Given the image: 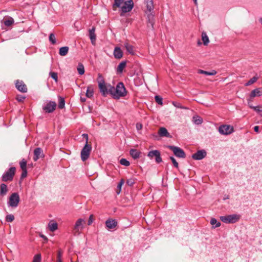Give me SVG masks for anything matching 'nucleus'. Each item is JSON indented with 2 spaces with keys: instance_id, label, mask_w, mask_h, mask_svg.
<instances>
[{
  "instance_id": "f257e3e1",
  "label": "nucleus",
  "mask_w": 262,
  "mask_h": 262,
  "mask_svg": "<svg viewBox=\"0 0 262 262\" xmlns=\"http://www.w3.org/2000/svg\"><path fill=\"white\" fill-rule=\"evenodd\" d=\"M144 4L146 8L144 12L147 15L148 23L151 25V28L154 29L155 14L153 0H144Z\"/></svg>"
},
{
  "instance_id": "f03ea898",
  "label": "nucleus",
  "mask_w": 262,
  "mask_h": 262,
  "mask_svg": "<svg viewBox=\"0 0 262 262\" xmlns=\"http://www.w3.org/2000/svg\"><path fill=\"white\" fill-rule=\"evenodd\" d=\"M110 88V95L114 99H118L126 95L127 91L124 84L122 82L118 83L116 87L112 86Z\"/></svg>"
},
{
  "instance_id": "7ed1b4c3",
  "label": "nucleus",
  "mask_w": 262,
  "mask_h": 262,
  "mask_svg": "<svg viewBox=\"0 0 262 262\" xmlns=\"http://www.w3.org/2000/svg\"><path fill=\"white\" fill-rule=\"evenodd\" d=\"M97 82L100 91L103 96L105 97L111 93L112 85L110 84H106L102 75L99 73L98 75Z\"/></svg>"
},
{
  "instance_id": "20e7f679",
  "label": "nucleus",
  "mask_w": 262,
  "mask_h": 262,
  "mask_svg": "<svg viewBox=\"0 0 262 262\" xmlns=\"http://www.w3.org/2000/svg\"><path fill=\"white\" fill-rule=\"evenodd\" d=\"M20 202V197L18 193H12L9 198L7 205L9 207L16 208Z\"/></svg>"
},
{
  "instance_id": "39448f33",
  "label": "nucleus",
  "mask_w": 262,
  "mask_h": 262,
  "mask_svg": "<svg viewBox=\"0 0 262 262\" xmlns=\"http://www.w3.org/2000/svg\"><path fill=\"white\" fill-rule=\"evenodd\" d=\"M16 168L15 167H10L7 171L5 172L2 176V181L3 182L11 181L13 180L15 174Z\"/></svg>"
},
{
  "instance_id": "423d86ee",
  "label": "nucleus",
  "mask_w": 262,
  "mask_h": 262,
  "mask_svg": "<svg viewBox=\"0 0 262 262\" xmlns=\"http://www.w3.org/2000/svg\"><path fill=\"white\" fill-rule=\"evenodd\" d=\"M240 219V215L236 214L220 216V220L226 224H233L237 222Z\"/></svg>"
},
{
  "instance_id": "0eeeda50",
  "label": "nucleus",
  "mask_w": 262,
  "mask_h": 262,
  "mask_svg": "<svg viewBox=\"0 0 262 262\" xmlns=\"http://www.w3.org/2000/svg\"><path fill=\"white\" fill-rule=\"evenodd\" d=\"M166 147L172 151L173 154L177 157L179 158H185L186 154L180 147L173 145H167Z\"/></svg>"
},
{
  "instance_id": "6e6552de",
  "label": "nucleus",
  "mask_w": 262,
  "mask_h": 262,
  "mask_svg": "<svg viewBox=\"0 0 262 262\" xmlns=\"http://www.w3.org/2000/svg\"><path fill=\"white\" fill-rule=\"evenodd\" d=\"M85 221L82 219H79L75 223L73 228V234L74 235H79L81 232L84 228Z\"/></svg>"
},
{
  "instance_id": "1a4fd4ad",
  "label": "nucleus",
  "mask_w": 262,
  "mask_h": 262,
  "mask_svg": "<svg viewBox=\"0 0 262 262\" xmlns=\"http://www.w3.org/2000/svg\"><path fill=\"white\" fill-rule=\"evenodd\" d=\"M91 150V145L88 143H85L81 151V158L82 161L84 162L88 159Z\"/></svg>"
},
{
  "instance_id": "9d476101",
  "label": "nucleus",
  "mask_w": 262,
  "mask_h": 262,
  "mask_svg": "<svg viewBox=\"0 0 262 262\" xmlns=\"http://www.w3.org/2000/svg\"><path fill=\"white\" fill-rule=\"evenodd\" d=\"M219 132L222 135H228L234 132V128L230 125H222L219 127Z\"/></svg>"
},
{
  "instance_id": "9b49d317",
  "label": "nucleus",
  "mask_w": 262,
  "mask_h": 262,
  "mask_svg": "<svg viewBox=\"0 0 262 262\" xmlns=\"http://www.w3.org/2000/svg\"><path fill=\"white\" fill-rule=\"evenodd\" d=\"M134 7V2L133 0H129L124 3V5L121 7V16L123 15V13L130 12Z\"/></svg>"
},
{
  "instance_id": "f8f14e48",
  "label": "nucleus",
  "mask_w": 262,
  "mask_h": 262,
  "mask_svg": "<svg viewBox=\"0 0 262 262\" xmlns=\"http://www.w3.org/2000/svg\"><path fill=\"white\" fill-rule=\"evenodd\" d=\"M147 156L150 159H152L155 157V161L157 163H160L162 161L160 152L158 150H153L149 151L148 152Z\"/></svg>"
},
{
  "instance_id": "ddd939ff",
  "label": "nucleus",
  "mask_w": 262,
  "mask_h": 262,
  "mask_svg": "<svg viewBox=\"0 0 262 262\" xmlns=\"http://www.w3.org/2000/svg\"><path fill=\"white\" fill-rule=\"evenodd\" d=\"M56 106L55 102L50 101L43 106L42 109L46 113H51L55 110Z\"/></svg>"
},
{
  "instance_id": "4468645a",
  "label": "nucleus",
  "mask_w": 262,
  "mask_h": 262,
  "mask_svg": "<svg viewBox=\"0 0 262 262\" xmlns=\"http://www.w3.org/2000/svg\"><path fill=\"white\" fill-rule=\"evenodd\" d=\"M15 86L19 91L22 93L27 92V86L23 81L17 80L15 82Z\"/></svg>"
},
{
  "instance_id": "2eb2a0df",
  "label": "nucleus",
  "mask_w": 262,
  "mask_h": 262,
  "mask_svg": "<svg viewBox=\"0 0 262 262\" xmlns=\"http://www.w3.org/2000/svg\"><path fill=\"white\" fill-rule=\"evenodd\" d=\"M206 156V152L205 150H200L193 154L192 158L194 160H200Z\"/></svg>"
},
{
  "instance_id": "dca6fc26",
  "label": "nucleus",
  "mask_w": 262,
  "mask_h": 262,
  "mask_svg": "<svg viewBox=\"0 0 262 262\" xmlns=\"http://www.w3.org/2000/svg\"><path fill=\"white\" fill-rule=\"evenodd\" d=\"M43 156L42 150L40 148H36L34 150L33 160L36 161L39 158Z\"/></svg>"
},
{
  "instance_id": "f3484780",
  "label": "nucleus",
  "mask_w": 262,
  "mask_h": 262,
  "mask_svg": "<svg viewBox=\"0 0 262 262\" xmlns=\"http://www.w3.org/2000/svg\"><path fill=\"white\" fill-rule=\"evenodd\" d=\"M95 28L93 27L89 30V36L92 45H95L96 43V36L95 33Z\"/></svg>"
},
{
  "instance_id": "a211bd4d",
  "label": "nucleus",
  "mask_w": 262,
  "mask_h": 262,
  "mask_svg": "<svg viewBox=\"0 0 262 262\" xmlns=\"http://www.w3.org/2000/svg\"><path fill=\"white\" fill-rule=\"evenodd\" d=\"M262 95V91L260 88H257L251 91L250 94V98H253L255 97H259Z\"/></svg>"
},
{
  "instance_id": "6ab92c4d",
  "label": "nucleus",
  "mask_w": 262,
  "mask_h": 262,
  "mask_svg": "<svg viewBox=\"0 0 262 262\" xmlns=\"http://www.w3.org/2000/svg\"><path fill=\"white\" fill-rule=\"evenodd\" d=\"M106 226L108 229H113L116 227L117 222L115 220L108 219L105 222Z\"/></svg>"
},
{
  "instance_id": "aec40b11",
  "label": "nucleus",
  "mask_w": 262,
  "mask_h": 262,
  "mask_svg": "<svg viewBox=\"0 0 262 262\" xmlns=\"http://www.w3.org/2000/svg\"><path fill=\"white\" fill-rule=\"evenodd\" d=\"M158 133L159 136L161 137H171V136L168 132L167 129L163 127L159 128Z\"/></svg>"
},
{
  "instance_id": "412c9836",
  "label": "nucleus",
  "mask_w": 262,
  "mask_h": 262,
  "mask_svg": "<svg viewBox=\"0 0 262 262\" xmlns=\"http://www.w3.org/2000/svg\"><path fill=\"white\" fill-rule=\"evenodd\" d=\"M113 54L116 59L121 58L123 55L122 52L119 47L115 48Z\"/></svg>"
},
{
  "instance_id": "4be33fe9",
  "label": "nucleus",
  "mask_w": 262,
  "mask_h": 262,
  "mask_svg": "<svg viewBox=\"0 0 262 262\" xmlns=\"http://www.w3.org/2000/svg\"><path fill=\"white\" fill-rule=\"evenodd\" d=\"M124 47L129 54L131 55L135 54L134 47L132 45H130L128 42H125L124 43Z\"/></svg>"
},
{
  "instance_id": "5701e85b",
  "label": "nucleus",
  "mask_w": 262,
  "mask_h": 262,
  "mask_svg": "<svg viewBox=\"0 0 262 262\" xmlns=\"http://www.w3.org/2000/svg\"><path fill=\"white\" fill-rule=\"evenodd\" d=\"M129 153L132 158L134 159L139 158L141 155V152L139 151L136 149H131Z\"/></svg>"
},
{
  "instance_id": "b1692460",
  "label": "nucleus",
  "mask_w": 262,
  "mask_h": 262,
  "mask_svg": "<svg viewBox=\"0 0 262 262\" xmlns=\"http://www.w3.org/2000/svg\"><path fill=\"white\" fill-rule=\"evenodd\" d=\"M48 227L51 231L54 232L58 229V224L56 222L51 221L48 224Z\"/></svg>"
},
{
  "instance_id": "393cba45",
  "label": "nucleus",
  "mask_w": 262,
  "mask_h": 262,
  "mask_svg": "<svg viewBox=\"0 0 262 262\" xmlns=\"http://www.w3.org/2000/svg\"><path fill=\"white\" fill-rule=\"evenodd\" d=\"M93 94H94V89H93V85H89L87 87V90H86V94H85L86 96L88 98H91L93 97Z\"/></svg>"
},
{
  "instance_id": "a878e982",
  "label": "nucleus",
  "mask_w": 262,
  "mask_h": 262,
  "mask_svg": "<svg viewBox=\"0 0 262 262\" xmlns=\"http://www.w3.org/2000/svg\"><path fill=\"white\" fill-rule=\"evenodd\" d=\"M8 192L7 186L6 184L2 183L0 185V195L4 196Z\"/></svg>"
},
{
  "instance_id": "bb28decb",
  "label": "nucleus",
  "mask_w": 262,
  "mask_h": 262,
  "mask_svg": "<svg viewBox=\"0 0 262 262\" xmlns=\"http://www.w3.org/2000/svg\"><path fill=\"white\" fill-rule=\"evenodd\" d=\"M248 105L249 106L253 109L255 111H256L257 113H258L260 115H262V106L258 105L256 106H254L252 105H250L249 100L248 101Z\"/></svg>"
},
{
  "instance_id": "cd10ccee",
  "label": "nucleus",
  "mask_w": 262,
  "mask_h": 262,
  "mask_svg": "<svg viewBox=\"0 0 262 262\" xmlns=\"http://www.w3.org/2000/svg\"><path fill=\"white\" fill-rule=\"evenodd\" d=\"M126 61H122L117 67V72L118 73H121L123 72L124 68L126 67Z\"/></svg>"
},
{
  "instance_id": "c85d7f7f",
  "label": "nucleus",
  "mask_w": 262,
  "mask_h": 262,
  "mask_svg": "<svg viewBox=\"0 0 262 262\" xmlns=\"http://www.w3.org/2000/svg\"><path fill=\"white\" fill-rule=\"evenodd\" d=\"M198 73L211 76L215 75L216 74V71L214 70H212L211 72H208L203 70H199Z\"/></svg>"
},
{
  "instance_id": "c756f323",
  "label": "nucleus",
  "mask_w": 262,
  "mask_h": 262,
  "mask_svg": "<svg viewBox=\"0 0 262 262\" xmlns=\"http://www.w3.org/2000/svg\"><path fill=\"white\" fill-rule=\"evenodd\" d=\"M69 51V47H62L59 49V53L60 55L64 56H66Z\"/></svg>"
},
{
  "instance_id": "7c9ffc66",
  "label": "nucleus",
  "mask_w": 262,
  "mask_h": 262,
  "mask_svg": "<svg viewBox=\"0 0 262 262\" xmlns=\"http://www.w3.org/2000/svg\"><path fill=\"white\" fill-rule=\"evenodd\" d=\"M202 40L203 42V44L205 46L207 45L209 42V38L207 35L206 33L205 32H203L202 33Z\"/></svg>"
},
{
  "instance_id": "2f4dec72",
  "label": "nucleus",
  "mask_w": 262,
  "mask_h": 262,
  "mask_svg": "<svg viewBox=\"0 0 262 262\" xmlns=\"http://www.w3.org/2000/svg\"><path fill=\"white\" fill-rule=\"evenodd\" d=\"M14 23V19L12 17H9L8 19L3 20V24L7 26H10Z\"/></svg>"
},
{
  "instance_id": "473e14b6",
  "label": "nucleus",
  "mask_w": 262,
  "mask_h": 262,
  "mask_svg": "<svg viewBox=\"0 0 262 262\" xmlns=\"http://www.w3.org/2000/svg\"><path fill=\"white\" fill-rule=\"evenodd\" d=\"M65 105V101L63 98L59 97L58 107L60 109L64 108Z\"/></svg>"
},
{
  "instance_id": "72a5a7b5",
  "label": "nucleus",
  "mask_w": 262,
  "mask_h": 262,
  "mask_svg": "<svg viewBox=\"0 0 262 262\" xmlns=\"http://www.w3.org/2000/svg\"><path fill=\"white\" fill-rule=\"evenodd\" d=\"M77 71L80 75H82L84 73V68L82 64H78L77 67Z\"/></svg>"
},
{
  "instance_id": "f704fd0d",
  "label": "nucleus",
  "mask_w": 262,
  "mask_h": 262,
  "mask_svg": "<svg viewBox=\"0 0 262 262\" xmlns=\"http://www.w3.org/2000/svg\"><path fill=\"white\" fill-rule=\"evenodd\" d=\"M210 224L212 225H214V228L219 227L221 226V223L219 222H217V220L214 218H212L210 220Z\"/></svg>"
},
{
  "instance_id": "c9c22d12",
  "label": "nucleus",
  "mask_w": 262,
  "mask_h": 262,
  "mask_svg": "<svg viewBox=\"0 0 262 262\" xmlns=\"http://www.w3.org/2000/svg\"><path fill=\"white\" fill-rule=\"evenodd\" d=\"M125 0H114V4H113V7H120L121 5L123 4Z\"/></svg>"
},
{
  "instance_id": "e433bc0d",
  "label": "nucleus",
  "mask_w": 262,
  "mask_h": 262,
  "mask_svg": "<svg viewBox=\"0 0 262 262\" xmlns=\"http://www.w3.org/2000/svg\"><path fill=\"white\" fill-rule=\"evenodd\" d=\"M258 79V77L257 76H254L252 78H251L247 83H246V86H249L251 85L252 84L255 82Z\"/></svg>"
},
{
  "instance_id": "4c0bfd02",
  "label": "nucleus",
  "mask_w": 262,
  "mask_h": 262,
  "mask_svg": "<svg viewBox=\"0 0 262 262\" xmlns=\"http://www.w3.org/2000/svg\"><path fill=\"white\" fill-rule=\"evenodd\" d=\"M120 163L122 165H124L125 166H128L130 165V163L128 161H127L126 159L122 158L120 160Z\"/></svg>"
},
{
  "instance_id": "58836bf2",
  "label": "nucleus",
  "mask_w": 262,
  "mask_h": 262,
  "mask_svg": "<svg viewBox=\"0 0 262 262\" xmlns=\"http://www.w3.org/2000/svg\"><path fill=\"white\" fill-rule=\"evenodd\" d=\"M49 40L54 45L56 42V37L53 33L50 34L49 36Z\"/></svg>"
},
{
  "instance_id": "ea45409f",
  "label": "nucleus",
  "mask_w": 262,
  "mask_h": 262,
  "mask_svg": "<svg viewBox=\"0 0 262 262\" xmlns=\"http://www.w3.org/2000/svg\"><path fill=\"white\" fill-rule=\"evenodd\" d=\"M20 167L22 170L27 169V162L25 159H23L20 162Z\"/></svg>"
},
{
  "instance_id": "a19ab883",
  "label": "nucleus",
  "mask_w": 262,
  "mask_h": 262,
  "mask_svg": "<svg viewBox=\"0 0 262 262\" xmlns=\"http://www.w3.org/2000/svg\"><path fill=\"white\" fill-rule=\"evenodd\" d=\"M14 220V216L13 214H10L6 216V221L7 222H12Z\"/></svg>"
},
{
  "instance_id": "79ce46f5",
  "label": "nucleus",
  "mask_w": 262,
  "mask_h": 262,
  "mask_svg": "<svg viewBox=\"0 0 262 262\" xmlns=\"http://www.w3.org/2000/svg\"><path fill=\"white\" fill-rule=\"evenodd\" d=\"M172 104H173V105H174L176 107H177V108H182V109H187V107H184V106H183L179 102H175V101H173L172 102Z\"/></svg>"
},
{
  "instance_id": "37998d69",
  "label": "nucleus",
  "mask_w": 262,
  "mask_h": 262,
  "mask_svg": "<svg viewBox=\"0 0 262 262\" xmlns=\"http://www.w3.org/2000/svg\"><path fill=\"white\" fill-rule=\"evenodd\" d=\"M135 183V179L131 178L126 181V184L129 186H132Z\"/></svg>"
},
{
  "instance_id": "c03bdc74",
  "label": "nucleus",
  "mask_w": 262,
  "mask_h": 262,
  "mask_svg": "<svg viewBox=\"0 0 262 262\" xmlns=\"http://www.w3.org/2000/svg\"><path fill=\"white\" fill-rule=\"evenodd\" d=\"M194 119V123L196 124H200L202 123V119L201 118V117L197 116L196 117H193Z\"/></svg>"
},
{
  "instance_id": "a18cd8bd",
  "label": "nucleus",
  "mask_w": 262,
  "mask_h": 262,
  "mask_svg": "<svg viewBox=\"0 0 262 262\" xmlns=\"http://www.w3.org/2000/svg\"><path fill=\"white\" fill-rule=\"evenodd\" d=\"M50 76L55 80V81H57L58 80V75L56 72H51L49 74Z\"/></svg>"
},
{
  "instance_id": "49530a36",
  "label": "nucleus",
  "mask_w": 262,
  "mask_h": 262,
  "mask_svg": "<svg viewBox=\"0 0 262 262\" xmlns=\"http://www.w3.org/2000/svg\"><path fill=\"white\" fill-rule=\"evenodd\" d=\"M41 261V255L36 254L34 256L33 262H40Z\"/></svg>"
},
{
  "instance_id": "de8ad7c7",
  "label": "nucleus",
  "mask_w": 262,
  "mask_h": 262,
  "mask_svg": "<svg viewBox=\"0 0 262 262\" xmlns=\"http://www.w3.org/2000/svg\"><path fill=\"white\" fill-rule=\"evenodd\" d=\"M155 101H156V102L158 104H160V105H162V104H163L162 98L160 96H156L155 97Z\"/></svg>"
},
{
  "instance_id": "09e8293b",
  "label": "nucleus",
  "mask_w": 262,
  "mask_h": 262,
  "mask_svg": "<svg viewBox=\"0 0 262 262\" xmlns=\"http://www.w3.org/2000/svg\"><path fill=\"white\" fill-rule=\"evenodd\" d=\"M170 159L171 160L172 163H173V166L175 167H176V168H178L179 167V164L177 162L176 159L174 158V157H170Z\"/></svg>"
},
{
  "instance_id": "8fccbe9b",
  "label": "nucleus",
  "mask_w": 262,
  "mask_h": 262,
  "mask_svg": "<svg viewBox=\"0 0 262 262\" xmlns=\"http://www.w3.org/2000/svg\"><path fill=\"white\" fill-rule=\"evenodd\" d=\"M123 184L124 180L123 179H121L117 185V189L119 190V191L117 192V194H119L121 189V187Z\"/></svg>"
},
{
  "instance_id": "3c124183",
  "label": "nucleus",
  "mask_w": 262,
  "mask_h": 262,
  "mask_svg": "<svg viewBox=\"0 0 262 262\" xmlns=\"http://www.w3.org/2000/svg\"><path fill=\"white\" fill-rule=\"evenodd\" d=\"M25 98L26 97L23 95H17L16 97V99L19 102H23Z\"/></svg>"
},
{
  "instance_id": "603ef678",
  "label": "nucleus",
  "mask_w": 262,
  "mask_h": 262,
  "mask_svg": "<svg viewBox=\"0 0 262 262\" xmlns=\"http://www.w3.org/2000/svg\"><path fill=\"white\" fill-rule=\"evenodd\" d=\"M23 170V172H22V173L21 174V178L23 179V178H26L27 177V169H24V170Z\"/></svg>"
},
{
  "instance_id": "864d4df0",
  "label": "nucleus",
  "mask_w": 262,
  "mask_h": 262,
  "mask_svg": "<svg viewBox=\"0 0 262 262\" xmlns=\"http://www.w3.org/2000/svg\"><path fill=\"white\" fill-rule=\"evenodd\" d=\"M93 221H94V219H93V215L92 214L90 215V217H89V220H88V224L89 225H90L92 224V223L93 222Z\"/></svg>"
},
{
  "instance_id": "5fc2aeb1",
  "label": "nucleus",
  "mask_w": 262,
  "mask_h": 262,
  "mask_svg": "<svg viewBox=\"0 0 262 262\" xmlns=\"http://www.w3.org/2000/svg\"><path fill=\"white\" fill-rule=\"evenodd\" d=\"M62 253L59 251L57 255V260H61Z\"/></svg>"
},
{
  "instance_id": "6e6d98bb",
  "label": "nucleus",
  "mask_w": 262,
  "mask_h": 262,
  "mask_svg": "<svg viewBox=\"0 0 262 262\" xmlns=\"http://www.w3.org/2000/svg\"><path fill=\"white\" fill-rule=\"evenodd\" d=\"M82 136L83 137V138H84L85 139V143H88V134H82Z\"/></svg>"
},
{
  "instance_id": "4d7b16f0",
  "label": "nucleus",
  "mask_w": 262,
  "mask_h": 262,
  "mask_svg": "<svg viewBox=\"0 0 262 262\" xmlns=\"http://www.w3.org/2000/svg\"><path fill=\"white\" fill-rule=\"evenodd\" d=\"M136 127L138 130L140 129L142 127V125L141 124L137 123L136 125Z\"/></svg>"
},
{
  "instance_id": "13d9d810",
  "label": "nucleus",
  "mask_w": 262,
  "mask_h": 262,
  "mask_svg": "<svg viewBox=\"0 0 262 262\" xmlns=\"http://www.w3.org/2000/svg\"><path fill=\"white\" fill-rule=\"evenodd\" d=\"M254 130L256 132V133H258L259 132V126H255L254 127Z\"/></svg>"
},
{
  "instance_id": "bf43d9fd",
  "label": "nucleus",
  "mask_w": 262,
  "mask_h": 262,
  "mask_svg": "<svg viewBox=\"0 0 262 262\" xmlns=\"http://www.w3.org/2000/svg\"><path fill=\"white\" fill-rule=\"evenodd\" d=\"M40 236L45 241H48V238L46 236L43 235V234H41L40 235Z\"/></svg>"
},
{
  "instance_id": "052dcab7",
  "label": "nucleus",
  "mask_w": 262,
  "mask_h": 262,
  "mask_svg": "<svg viewBox=\"0 0 262 262\" xmlns=\"http://www.w3.org/2000/svg\"><path fill=\"white\" fill-rule=\"evenodd\" d=\"M80 100L81 102H84L86 101V99L85 98L80 97Z\"/></svg>"
},
{
  "instance_id": "680f3d73",
  "label": "nucleus",
  "mask_w": 262,
  "mask_h": 262,
  "mask_svg": "<svg viewBox=\"0 0 262 262\" xmlns=\"http://www.w3.org/2000/svg\"><path fill=\"white\" fill-rule=\"evenodd\" d=\"M250 99H251V98L248 99V101L249 100V102H250V105H251V102L252 100H250Z\"/></svg>"
},
{
  "instance_id": "e2e57ef3",
  "label": "nucleus",
  "mask_w": 262,
  "mask_h": 262,
  "mask_svg": "<svg viewBox=\"0 0 262 262\" xmlns=\"http://www.w3.org/2000/svg\"><path fill=\"white\" fill-rule=\"evenodd\" d=\"M259 22L262 24V18H260L259 19Z\"/></svg>"
},
{
  "instance_id": "0e129e2a",
  "label": "nucleus",
  "mask_w": 262,
  "mask_h": 262,
  "mask_svg": "<svg viewBox=\"0 0 262 262\" xmlns=\"http://www.w3.org/2000/svg\"><path fill=\"white\" fill-rule=\"evenodd\" d=\"M193 1L194 2L195 4H197V0H193Z\"/></svg>"
},
{
  "instance_id": "69168bd1",
  "label": "nucleus",
  "mask_w": 262,
  "mask_h": 262,
  "mask_svg": "<svg viewBox=\"0 0 262 262\" xmlns=\"http://www.w3.org/2000/svg\"><path fill=\"white\" fill-rule=\"evenodd\" d=\"M57 262H62L61 260H57Z\"/></svg>"
}]
</instances>
